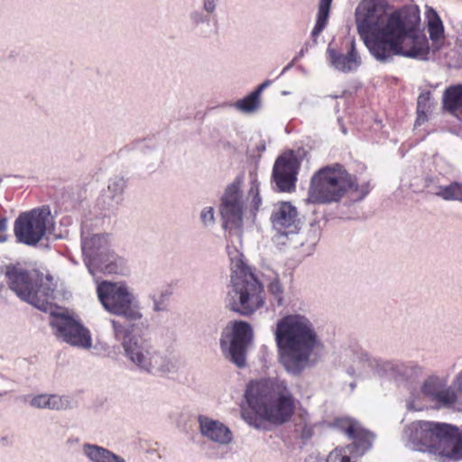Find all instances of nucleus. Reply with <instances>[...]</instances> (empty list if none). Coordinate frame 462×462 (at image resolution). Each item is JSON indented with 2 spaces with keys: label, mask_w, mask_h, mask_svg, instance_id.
Returning <instances> with one entry per match:
<instances>
[{
  "label": "nucleus",
  "mask_w": 462,
  "mask_h": 462,
  "mask_svg": "<svg viewBox=\"0 0 462 462\" xmlns=\"http://www.w3.org/2000/svg\"><path fill=\"white\" fill-rule=\"evenodd\" d=\"M389 8L387 0H362L356 8L358 33L372 56L381 62L394 56L427 60L430 44L419 7L404 5L391 14Z\"/></svg>",
  "instance_id": "1"
},
{
  "label": "nucleus",
  "mask_w": 462,
  "mask_h": 462,
  "mask_svg": "<svg viewBox=\"0 0 462 462\" xmlns=\"http://www.w3.org/2000/svg\"><path fill=\"white\" fill-rule=\"evenodd\" d=\"M242 408V418L251 427L261 429L263 421L281 425L294 413L295 398L286 383L280 379H262L248 383Z\"/></svg>",
  "instance_id": "2"
},
{
  "label": "nucleus",
  "mask_w": 462,
  "mask_h": 462,
  "mask_svg": "<svg viewBox=\"0 0 462 462\" xmlns=\"http://www.w3.org/2000/svg\"><path fill=\"white\" fill-rule=\"evenodd\" d=\"M274 336L280 361L293 374H300L311 354L322 346L314 324L301 314H289L279 319Z\"/></svg>",
  "instance_id": "3"
},
{
  "label": "nucleus",
  "mask_w": 462,
  "mask_h": 462,
  "mask_svg": "<svg viewBox=\"0 0 462 462\" xmlns=\"http://www.w3.org/2000/svg\"><path fill=\"white\" fill-rule=\"evenodd\" d=\"M114 337L120 342L124 356L135 371L155 377H169L177 373V360L159 351L150 341L133 334L134 325L111 320Z\"/></svg>",
  "instance_id": "4"
},
{
  "label": "nucleus",
  "mask_w": 462,
  "mask_h": 462,
  "mask_svg": "<svg viewBox=\"0 0 462 462\" xmlns=\"http://www.w3.org/2000/svg\"><path fill=\"white\" fill-rule=\"evenodd\" d=\"M372 189L370 181L358 183L356 178L349 174L339 163L322 167L310 180L307 201L314 204L337 202L351 190L361 200Z\"/></svg>",
  "instance_id": "5"
},
{
  "label": "nucleus",
  "mask_w": 462,
  "mask_h": 462,
  "mask_svg": "<svg viewBox=\"0 0 462 462\" xmlns=\"http://www.w3.org/2000/svg\"><path fill=\"white\" fill-rule=\"evenodd\" d=\"M231 279L226 303L229 309L243 316H249L264 303L263 288L243 260V254L228 246Z\"/></svg>",
  "instance_id": "6"
},
{
  "label": "nucleus",
  "mask_w": 462,
  "mask_h": 462,
  "mask_svg": "<svg viewBox=\"0 0 462 462\" xmlns=\"http://www.w3.org/2000/svg\"><path fill=\"white\" fill-rule=\"evenodd\" d=\"M242 186L243 178L237 176L226 186L221 198L220 213L223 226L230 231H239L244 219L254 222L262 206L260 182L257 178L251 177L245 198L242 192Z\"/></svg>",
  "instance_id": "7"
},
{
  "label": "nucleus",
  "mask_w": 462,
  "mask_h": 462,
  "mask_svg": "<svg viewBox=\"0 0 462 462\" xmlns=\"http://www.w3.org/2000/svg\"><path fill=\"white\" fill-rule=\"evenodd\" d=\"M5 275L9 288L23 301L38 310H51V300L54 299V287L51 280L34 271L20 265L6 266Z\"/></svg>",
  "instance_id": "8"
},
{
  "label": "nucleus",
  "mask_w": 462,
  "mask_h": 462,
  "mask_svg": "<svg viewBox=\"0 0 462 462\" xmlns=\"http://www.w3.org/2000/svg\"><path fill=\"white\" fill-rule=\"evenodd\" d=\"M81 250L85 265L92 275L98 272L123 274L126 270V260L111 249L107 234H90L82 226Z\"/></svg>",
  "instance_id": "9"
},
{
  "label": "nucleus",
  "mask_w": 462,
  "mask_h": 462,
  "mask_svg": "<svg viewBox=\"0 0 462 462\" xmlns=\"http://www.w3.org/2000/svg\"><path fill=\"white\" fill-rule=\"evenodd\" d=\"M97 293L102 306L109 313L130 322L143 319L140 303L125 283L102 282L97 285Z\"/></svg>",
  "instance_id": "10"
},
{
  "label": "nucleus",
  "mask_w": 462,
  "mask_h": 462,
  "mask_svg": "<svg viewBox=\"0 0 462 462\" xmlns=\"http://www.w3.org/2000/svg\"><path fill=\"white\" fill-rule=\"evenodd\" d=\"M53 227L49 207L36 208L21 213L14 221V233L18 242L36 245Z\"/></svg>",
  "instance_id": "11"
},
{
  "label": "nucleus",
  "mask_w": 462,
  "mask_h": 462,
  "mask_svg": "<svg viewBox=\"0 0 462 462\" xmlns=\"http://www.w3.org/2000/svg\"><path fill=\"white\" fill-rule=\"evenodd\" d=\"M252 337V328L247 322H230L223 329L219 339L223 356L237 367H245L246 352Z\"/></svg>",
  "instance_id": "12"
},
{
  "label": "nucleus",
  "mask_w": 462,
  "mask_h": 462,
  "mask_svg": "<svg viewBox=\"0 0 462 462\" xmlns=\"http://www.w3.org/2000/svg\"><path fill=\"white\" fill-rule=\"evenodd\" d=\"M50 326L54 336L73 346L88 349L92 346L90 332L82 323L66 312H56L51 302Z\"/></svg>",
  "instance_id": "13"
},
{
  "label": "nucleus",
  "mask_w": 462,
  "mask_h": 462,
  "mask_svg": "<svg viewBox=\"0 0 462 462\" xmlns=\"http://www.w3.org/2000/svg\"><path fill=\"white\" fill-rule=\"evenodd\" d=\"M441 422L415 420L407 425L402 432L406 448L430 455L443 428Z\"/></svg>",
  "instance_id": "14"
},
{
  "label": "nucleus",
  "mask_w": 462,
  "mask_h": 462,
  "mask_svg": "<svg viewBox=\"0 0 462 462\" xmlns=\"http://www.w3.org/2000/svg\"><path fill=\"white\" fill-rule=\"evenodd\" d=\"M300 160L294 151L281 154L274 162L272 171V182L278 191L291 192L295 190Z\"/></svg>",
  "instance_id": "15"
},
{
  "label": "nucleus",
  "mask_w": 462,
  "mask_h": 462,
  "mask_svg": "<svg viewBox=\"0 0 462 462\" xmlns=\"http://www.w3.org/2000/svg\"><path fill=\"white\" fill-rule=\"evenodd\" d=\"M430 456L438 462H457L462 459V433L448 423L438 438Z\"/></svg>",
  "instance_id": "16"
},
{
  "label": "nucleus",
  "mask_w": 462,
  "mask_h": 462,
  "mask_svg": "<svg viewBox=\"0 0 462 462\" xmlns=\"http://www.w3.org/2000/svg\"><path fill=\"white\" fill-rule=\"evenodd\" d=\"M394 368L392 362L374 357L365 350L356 347L352 350V363L346 373L353 377L365 378L372 374L383 376Z\"/></svg>",
  "instance_id": "17"
},
{
  "label": "nucleus",
  "mask_w": 462,
  "mask_h": 462,
  "mask_svg": "<svg viewBox=\"0 0 462 462\" xmlns=\"http://www.w3.org/2000/svg\"><path fill=\"white\" fill-rule=\"evenodd\" d=\"M328 426L346 437L352 439L350 445H357L360 453L368 451L373 444L374 436L372 432L364 429L360 423L350 417H336L328 422Z\"/></svg>",
  "instance_id": "18"
},
{
  "label": "nucleus",
  "mask_w": 462,
  "mask_h": 462,
  "mask_svg": "<svg viewBox=\"0 0 462 462\" xmlns=\"http://www.w3.org/2000/svg\"><path fill=\"white\" fill-rule=\"evenodd\" d=\"M271 220L273 227L284 235L295 234L300 228L297 208L291 202L276 203L273 207Z\"/></svg>",
  "instance_id": "19"
},
{
  "label": "nucleus",
  "mask_w": 462,
  "mask_h": 462,
  "mask_svg": "<svg viewBox=\"0 0 462 462\" xmlns=\"http://www.w3.org/2000/svg\"><path fill=\"white\" fill-rule=\"evenodd\" d=\"M200 434L208 439L219 445H227L233 439L229 428L219 420L204 415L198 418Z\"/></svg>",
  "instance_id": "20"
},
{
  "label": "nucleus",
  "mask_w": 462,
  "mask_h": 462,
  "mask_svg": "<svg viewBox=\"0 0 462 462\" xmlns=\"http://www.w3.org/2000/svg\"><path fill=\"white\" fill-rule=\"evenodd\" d=\"M327 53L331 66L341 72L349 73L356 71L361 65V57L356 49L354 41L350 43L347 54L339 53L330 47L328 48Z\"/></svg>",
  "instance_id": "21"
},
{
  "label": "nucleus",
  "mask_w": 462,
  "mask_h": 462,
  "mask_svg": "<svg viewBox=\"0 0 462 462\" xmlns=\"http://www.w3.org/2000/svg\"><path fill=\"white\" fill-rule=\"evenodd\" d=\"M29 404L36 409L60 411L71 407V399L68 395L42 393L30 396Z\"/></svg>",
  "instance_id": "22"
},
{
  "label": "nucleus",
  "mask_w": 462,
  "mask_h": 462,
  "mask_svg": "<svg viewBox=\"0 0 462 462\" xmlns=\"http://www.w3.org/2000/svg\"><path fill=\"white\" fill-rule=\"evenodd\" d=\"M126 187V180L124 177L115 176L110 178L107 184V189L104 193L105 208L114 209L123 201V194Z\"/></svg>",
  "instance_id": "23"
},
{
  "label": "nucleus",
  "mask_w": 462,
  "mask_h": 462,
  "mask_svg": "<svg viewBox=\"0 0 462 462\" xmlns=\"http://www.w3.org/2000/svg\"><path fill=\"white\" fill-rule=\"evenodd\" d=\"M82 452L90 462H126L124 457L96 444H83Z\"/></svg>",
  "instance_id": "24"
},
{
  "label": "nucleus",
  "mask_w": 462,
  "mask_h": 462,
  "mask_svg": "<svg viewBox=\"0 0 462 462\" xmlns=\"http://www.w3.org/2000/svg\"><path fill=\"white\" fill-rule=\"evenodd\" d=\"M443 106L462 122V85L451 86L445 90Z\"/></svg>",
  "instance_id": "25"
},
{
  "label": "nucleus",
  "mask_w": 462,
  "mask_h": 462,
  "mask_svg": "<svg viewBox=\"0 0 462 462\" xmlns=\"http://www.w3.org/2000/svg\"><path fill=\"white\" fill-rule=\"evenodd\" d=\"M425 18L427 21L428 32L430 38L432 41L433 48L439 50V42L444 38L443 23L436 10L430 6H427L426 8Z\"/></svg>",
  "instance_id": "26"
},
{
  "label": "nucleus",
  "mask_w": 462,
  "mask_h": 462,
  "mask_svg": "<svg viewBox=\"0 0 462 462\" xmlns=\"http://www.w3.org/2000/svg\"><path fill=\"white\" fill-rule=\"evenodd\" d=\"M365 453H360V448L357 445L337 447L327 456L328 462H357Z\"/></svg>",
  "instance_id": "27"
},
{
  "label": "nucleus",
  "mask_w": 462,
  "mask_h": 462,
  "mask_svg": "<svg viewBox=\"0 0 462 462\" xmlns=\"http://www.w3.org/2000/svg\"><path fill=\"white\" fill-rule=\"evenodd\" d=\"M332 1L333 0H319V2L316 23L311 31V37L314 42H316L317 37L323 32L328 24Z\"/></svg>",
  "instance_id": "28"
},
{
  "label": "nucleus",
  "mask_w": 462,
  "mask_h": 462,
  "mask_svg": "<svg viewBox=\"0 0 462 462\" xmlns=\"http://www.w3.org/2000/svg\"><path fill=\"white\" fill-rule=\"evenodd\" d=\"M261 105V98L255 96L253 92L242 99L235 103V107L244 113H253L256 111Z\"/></svg>",
  "instance_id": "29"
},
{
  "label": "nucleus",
  "mask_w": 462,
  "mask_h": 462,
  "mask_svg": "<svg viewBox=\"0 0 462 462\" xmlns=\"http://www.w3.org/2000/svg\"><path fill=\"white\" fill-rule=\"evenodd\" d=\"M268 291L273 297L272 304L273 307H281L283 305L284 290L277 275H275L273 280L268 284Z\"/></svg>",
  "instance_id": "30"
},
{
  "label": "nucleus",
  "mask_w": 462,
  "mask_h": 462,
  "mask_svg": "<svg viewBox=\"0 0 462 462\" xmlns=\"http://www.w3.org/2000/svg\"><path fill=\"white\" fill-rule=\"evenodd\" d=\"M445 383H446L443 380L438 377H430L424 382L421 387V391L425 396L432 401L434 398H436L437 394Z\"/></svg>",
  "instance_id": "31"
},
{
  "label": "nucleus",
  "mask_w": 462,
  "mask_h": 462,
  "mask_svg": "<svg viewBox=\"0 0 462 462\" xmlns=\"http://www.w3.org/2000/svg\"><path fill=\"white\" fill-rule=\"evenodd\" d=\"M442 199L445 200H459L462 202V183L452 182L445 186L442 192Z\"/></svg>",
  "instance_id": "32"
},
{
  "label": "nucleus",
  "mask_w": 462,
  "mask_h": 462,
  "mask_svg": "<svg viewBox=\"0 0 462 462\" xmlns=\"http://www.w3.org/2000/svg\"><path fill=\"white\" fill-rule=\"evenodd\" d=\"M212 16L204 12L202 9H196L189 13V19L194 28H198L202 24L209 25Z\"/></svg>",
  "instance_id": "33"
},
{
  "label": "nucleus",
  "mask_w": 462,
  "mask_h": 462,
  "mask_svg": "<svg viewBox=\"0 0 462 462\" xmlns=\"http://www.w3.org/2000/svg\"><path fill=\"white\" fill-rule=\"evenodd\" d=\"M149 298L152 300V310L155 312L167 310L166 300L169 298V293L167 291H162L160 294H157L155 292L151 293L149 295Z\"/></svg>",
  "instance_id": "34"
},
{
  "label": "nucleus",
  "mask_w": 462,
  "mask_h": 462,
  "mask_svg": "<svg viewBox=\"0 0 462 462\" xmlns=\"http://www.w3.org/2000/svg\"><path fill=\"white\" fill-rule=\"evenodd\" d=\"M424 188L430 194H433L442 198L443 189L445 186L439 183L438 180L433 177H426L424 180Z\"/></svg>",
  "instance_id": "35"
},
{
  "label": "nucleus",
  "mask_w": 462,
  "mask_h": 462,
  "mask_svg": "<svg viewBox=\"0 0 462 462\" xmlns=\"http://www.w3.org/2000/svg\"><path fill=\"white\" fill-rule=\"evenodd\" d=\"M431 95L430 91H424L420 94L417 100V112H428L431 111Z\"/></svg>",
  "instance_id": "36"
},
{
  "label": "nucleus",
  "mask_w": 462,
  "mask_h": 462,
  "mask_svg": "<svg viewBox=\"0 0 462 462\" xmlns=\"http://www.w3.org/2000/svg\"><path fill=\"white\" fill-rule=\"evenodd\" d=\"M200 219L205 226H210L214 223V208L206 207L201 210Z\"/></svg>",
  "instance_id": "37"
},
{
  "label": "nucleus",
  "mask_w": 462,
  "mask_h": 462,
  "mask_svg": "<svg viewBox=\"0 0 462 462\" xmlns=\"http://www.w3.org/2000/svg\"><path fill=\"white\" fill-rule=\"evenodd\" d=\"M218 5V0H201V9L211 15L215 16Z\"/></svg>",
  "instance_id": "38"
},
{
  "label": "nucleus",
  "mask_w": 462,
  "mask_h": 462,
  "mask_svg": "<svg viewBox=\"0 0 462 462\" xmlns=\"http://www.w3.org/2000/svg\"><path fill=\"white\" fill-rule=\"evenodd\" d=\"M6 229V218H0V243H5L7 240Z\"/></svg>",
  "instance_id": "39"
},
{
  "label": "nucleus",
  "mask_w": 462,
  "mask_h": 462,
  "mask_svg": "<svg viewBox=\"0 0 462 462\" xmlns=\"http://www.w3.org/2000/svg\"><path fill=\"white\" fill-rule=\"evenodd\" d=\"M273 81L270 79L264 80L262 84H260L255 90L253 91V93L257 96L259 98H261V95L263 91L270 87L272 85Z\"/></svg>",
  "instance_id": "40"
},
{
  "label": "nucleus",
  "mask_w": 462,
  "mask_h": 462,
  "mask_svg": "<svg viewBox=\"0 0 462 462\" xmlns=\"http://www.w3.org/2000/svg\"><path fill=\"white\" fill-rule=\"evenodd\" d=\"M304 462H328V457H323L319 455L311 454L306 457Z\"/></svg>",
  "instance_id": "41"
},
{
  "label": "nucleus",
  "mask_w": 462,
  "mask_h": 462,
  "mask_svg": "<svg viewBox=\"0 0 462 462\" xmlns=\"http://www.w3.org/2000/svg\"><path fill=\"white\" fill-rule=\"evenodd\" d=\"M428 112H417V118L415 121V125H420L424 122L428 120Z\"/></svg>",
  "instance_id": "42"
},
{
  "label": "nucleus",
  "mask_w": 462,
  "mask_h": 462,
  "mask_svg": "<svg viewBox=\"0 0 462 462\" xmlns=\"http://www.w3.org/2000/svg\"><path fill=\"white\" fill-rule=\"evenodd\" d=\"M311 239L310 242L314 243L319 236V227L316 224H311Z\"/></svg>",
  "instance_id": "43"
},
{
  "label": "nucleus",
  "mask_w": 462,
  "mask_h": 462,
  "mask_svg": "<svg viewBox=\"0 0 462 462\" xmlns=\"http://www.w3.org/2000/svg\"><path fill=\"white\" fill-rule=\"evenodd\" d=\"M308 51V48L305 47V48H302L297 54L296 56L292 59L295 62H297L300 59H301L304 55H305V52Z\"/></svg>",
  "instance_id": "44"
},
{
  "label": "nucleus",
  "mask_w": 462,
  "mask_h": 462,
  "mask_svg": "<svg viewBox=\"0 0 462 462\" xmlns=\"http://www.w3.org/2000/svg\"><path fill=\"white\" fill-rule=\"evenodd\" d=\"M407 408L410 411H420L421 407H417L413 401L407 402Z\"/></svg>",
  "instance_id": "45"
},
{
  "label": "nucleus",
  "mask_w": 462,
  "mask_h": 462,
  "mask_svg": "<svg viewBox=\"0 0 462 462\" xmlns=\"http://www.w3.org/2000/svg\"><path fill=\"white\" fill-rule=\"evenodd\" d=\"M295 63H296V62H295L293 60H291V61L290 63H288V64H287V65L282 69V72H281L280 76H282V75L285 74L288 70H290V69L294 66V64H295Z\"/></svg>",
  "instance_id": "46"
},
{
  "label": "nucleus",
  "mask_w": 462,
  "mask_h": 462,
  "mask_svg": "<svg viewBox=\"0 0 462 462\" xmlns=\"http://www.w3.org/2000/svg\"><path fill=\"white\" fill-rule=\"evenodd\" d=\"M297 69L302 72L303 74H307V70L300 65L297 67Z\"/></svg>",
  "instance_id": "47"
},
{
  "label": "nucleus",
  "mask_w": 462,
  "mask_h": 462,
  "mask_svg": "<svg viewBox=\"0 0 462 462\" xmlns=\"http://www.w3.org/2000/svg\"><path fill=\"white\" fill-rule=\"evenodd\" d=\"M7 393H8V392H7V391L0 392V396L6 395Z\"/></svg>",
  "instance_id": "48"
},
{
  "label": "nucleus",
  "mask_w": 462,
  "mask_h": 462,
  "mask_svg": "<svg viewBox=\"0 0 462 462\" xmlns=\"http://www.w3.org/2000/svg\"><path fill=\"white\" fill-rule=\"evenodd\" d=\"M350 386H351V388H352V389H354V388H355V386H356V384H355L354 383H352L350 384Z\"/></svg>",
  "instance_id": "49"
},
{
  "label": "nucleus",
  "mask_w": 462,
  "mask_h": 462,
  "mask_svg": "<svg viewBox=\"0 0 462 462\" xmlns=\"http://www.w3.org/2000/svg\"><path fill=\"white\" fill-rule=\"evenodd\" d=\"M288 94H289V92H288V91H283V92H282V95H288Z\"/></svg>",
  "instance_id": "50"
}]
</instances>
